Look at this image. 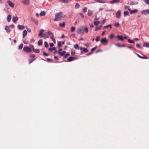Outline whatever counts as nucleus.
<instances>
[{"mask_svg":"<svg viewBox=\"0 0 149 149\" xmlns=\"http://www.w3.org/2000/svg\"><path fill=\"white\" fill-rule=\"evenodd\" d=\"M75 53V51L74 50H73V49H72V52H71V54L72 55H74Z\"/></svg>","mask_w":149,"mask_h":149,"instance_id":"42","label":"nucleus"},{"mask_svg":"<svg viewBox=\"0 0 149 149\" xmlns=\"http://www.w3.org/2000/svg\"><path fill=\"white\" fill-rule=\"evenodd\" d=\"M70 55V54L69 53H67L65 56V58H66L67 57Z\"/></svg>","mask_w":149,"mask_h":149,"instance_id":"55","label":"nucleus"},{"mask_svg":"<svg viewBox=\"0 0 149 149\" xmlns=\"http://www.w3.org/2000/svg\"><path fill=\"white\" fill-rule=\"evenodd\" d=\"M115 45L119 47H124L125 46V45L124 44H123L122 45H120L119 44H115Z\"/></svg>","mask_w":149,"mask_h":149,"instance_id":"28","label":"nucleus"},{"mask_svg":"<svg viewBox=\"0 0 149 149\" xmlns=\"http://www.w3.org/2000/svg\"><path fill=\"white\" fill-rule=\"evenodd\" d=\"M18 18L17 17L15 16L13 17L12 21L14 22H15L17 21Z\"/></svg>","mask_w":149,"mask_h":149,"instance_id":"14","label":"nucleus"},{"mask_svg":"<svg viewBox=\"0 0 149 149\" xmlns=\"http://www.w3.org/2000/svg\"><path fill=\"white\" fill-rule=\"evenodd\" d=\"M141 14L145 15H149V10L148 9H146L143 10L141 12Z\"/></svg>","mask_w":149,"mask_h":149,"instance_id":"5","label":"nucleus"},{"mask_svg":"<svg viewBox=\"0 0 149 149\" xmlns=\"http://www.w3.org/2000/svg\"><path fill=\"white\" fill-rule=\"evenodd\" d=\"M23 47V44H20L18 47V49H22Z\"/></svg>","mask_w":149,"mask_h":149,"instance_id":"39","label":"nucleus"},{"mask_svg":"<svg viewBox=\"0 0 149 149\" xmlns=\"http://www.w3.org/2000/svg\"><path fill=\"white\" fill-rule=\"evenodd\" d=\"M8 5L11 7L13 8L14 7V4L13 3L10 1H8Z\"/></svg>","mask_w":149,"mask_h":149,"instance_id":"8","label":"nucleus"},{"mask_svg":"<svg viewBox=\"0 0 149 149\" xmlns=\"http://www.w3.org/2000/svg\"><path fill=\"white\" fill-rule=\"evenodd\" d=\"M5 29L7 33H9L10 32V30L9 26H6L5 27Z\"/></svg>","mask_w":149,"mask_h":149,"instance_id":"11","label":"nucleus"},{"mask_svg":"<svg viewBox=\"0 0 149 149\" xmlns=\"http://www.w3.org/2000/svg\"><path fill=\"white\" fill-rule=\"evenodd\" d=\"M65 53L66 52L65 51H63L62 52H59L58 54L61 56H63L65 54Z\"/></svg>","mask_w":149,"mask_h":149,"instance_id":"26","label":"nucleus"},{"mask_svg":"<svg viewBox=\"0 0 149 149\" xmlns=\"http://www.w3.org/2000/svg\"><path fill=\"white\" fill-rule=\"evenodd\" d=\"M109 37L110 38L112 39L114 37V35L113 34H112L110 35L109 36Z\"/></svg>","mask_w":149,"mask_h":149,"instance_id":"54","label":"nucleus"},{"mask_svg":"<svg viewBox=\"0 0 149 149\" xmlns=\"http://www.w3.org/2000/svg\"><path fill=\"white\" fill-rule=\"evenodd\" d=\"M11 16L10 15H8L7 17V21L8 22H9L11 19Z\"/></svg>","mask_w":149,"mask_h":149,"instance_id":"22","label":"nucleus"},{"mask_svg":"<svg viewBox=\"0 0 149 149\" xmlns=\"http://www.w3.org/2000/svg\"><path fill=\"white\" fill-rule=\"evenodd\" d=\"M106 22V19H104L103 20L102 22H101V23L102 24H104Z\"/></svg>","mask_w":149,"mask_h":149,"instance_id":"56","label":"nucleus"},{"mask_svg":"<svg viewBox=\"0 0 149 149\" xmlns=\"http://www.w3.org/2000/svg\"><path fill=\"white\" fill-rule=\"evenodd\" d=\"M114 25L116 27H118L120 25V24L118 23H116L114 24Z\"/></svg>","mask_w":149,"mask_h":149,"instance_id":"48","label":"nucleus"},{"mask_svg":"<svg viewBox=\"0 0 149 149\" xmlns=\"http://www.w3.org/2000/svg\"><path fill=\"white\" fill-rule=\"evenodd\" d=\"M31 57L34 58L35 57V55L34 54H30L29 55Z\"/></svg>","mask_w":149,"mask_h":149,"instance_id":"53","label":"nucleus"},{"mask_svg":"<svg viewBox=\"0 0 149 149\" xmlns=\"http://www.w3.org/2000/svg\"><path fill=\"white\" fill-rule=\"evenodd\" d=\"M56 48L55 47L50 48L49 49V50L51 52H52L54 50H55Z\"/></svg>","mask_w":149,"mask_h":149,"instance_id":"34","label":"nucleus"},{"mask_svg":"<svg viewBox=\"0 0 149 149\" xmlns=\"http://www.w3.org/2000/svg\"><path fill=\"white\" fill-rule=\"evenodd\" d=\"M44 30L43 29H41L40 31V32L38 34L39 36L40 37V38H41L42 36V33L44 32Z\"/></svg>","mask_w":149,"mask_h":149,"instance_id":"9","label":"nucleus"},{"mask_svg":"<svg viewBox=\"0 0 149 149\" xmlns=\"http://www.w3.org/2000/svg\"><path fill=\"white\" fill-rule=\"evenodd\" d=\"M136 46L138 48H139V49H142V47H141V46L139 44H136Z\"/></svg>","mask_w":149,"mask_h":149,"instance_id":"45","label":"nucleus"},{"mask_svg":"<svg viewBox=\"0 0 149 149\" xmlns=\"http://www.w3.org/2000/svg\"><path fill=\"white\" fill-rule=\"evenodd\" d=\"M129 13L127 11H125L124 12V15L125 16L127 15Z\"/></svg>","mask_w":149,"mask_h":149,"instance_id":"44","label":"nucleus"},{"mask_svg":"<svg viewBox=\"0 0 149 149\" xmlns=\"http://www.w3.org/2000/svg\"><path fill=\"white\" fill-rule=\"evenodd\" d=\"M93 13V12L92 10H88V16H91Z\"/></svg>","mask_w":149,"mask_h":149,"instance_id":"18","label":"nucleus"},{"mask_svg":"<svg viewBox=\"0 0 149 149\" xmlns=\"http://www.w3.org/2000/svg\"><path fill=\"white\" fill-rule=\"evenodd\" d=\"M31 20L34 22L36 24H38V22L37 20L33 18H31Z\"/></svg>","mask_w":149,"mask_h":149,"instance_id":"15","label":"nucleus"},{"mask_svg":"<svg viewBox=\"0 0 149 149\" xmlns=\"http://www.w3.org/2000/svg\"><path fill=\"white\" fill-rule=\"evenodd\" d=\"M22 2L24 4L28 5L29 3V0H23L22 1Z\"/></svg>","mask_w":149,"mask_h":149,"instance_id":"7","label":"nucleus"},{"mask_svg":"<svg viewBox=\"0 0 149 149\" xmlns=\"http://www.w3.org/2000/svg\"><path fill=\"white\" fill-rule=\"evenodd\" d=\"M138 4V2L136 1H133L131 3V4L132 5H137Z\"/></svg>","mask_w":149,"mask_h":149,"instance_id":"29","label":"nucleus"},{"mask_svg":"<svg viewBox=\"0 0 149 149\" xmlns=\"http://www.w3.org/2000/svg\"><path fill=\"white\" fill-rule=\"evenodd\" d=\"M96 2L100 3H105V1L102 0H94Z\"/></svg>","mask_w":149,"mask_h":149,"instance_id":"20","label":"nucleus"},{"mask_svg":"<svg viewBox=\"0 0 149 149\" xmlns=\"http://www.w3.org/2000/svg\"><path fill=\"white\" fill-rule=\"evenodd\" d=\"M51 38L52 40L53 41L54 43L55 44L56 43V40H55V39L54 38V36H51Z\"/></svg>","mask_w":149,"mask_h":149,"instance_id":"41","label":"nucleus"},{"mask_svg":"<svg viewBox=\"0 0 149 149\" xmlns=\"http://www.w3.org/2000/svg\"><path fill=\"white\" fill-rule=\"evenodd\" d=\"M17 28L19 30H22L25 28V26L24 25H18Z\"/></svg>","mask_w":149,"mask_h":149,"instance_id":"10","label":"nucleus"},{"mask_svg":"<svg viewBox=\"0 0 149 149\" xmlns=\"http://www.w3.org/2000/svg\"><path fill=\"white\" fill-rule=\"evenodd\" d=\"M100 40V36H97L96 39V42L99 41Z\"/></svg>","mask_w":149,"mask_h":149,"instance_id":"51","label":"nucleus"},{"mask_svg":"<svg viewBox=\"0 0 149 149\" xmlns=\"http://www.w3.org/2000/svg\"><path fill=\"white\" fill-rule=\"evenodd\" d=\"M119 1L120 0H112L110 1V3L112 4H113L115 3H118Z\"/></svg>","mask_w":149,"mask_h":149,"instance_id":"16","label":"nucleus"},{"mask_svg":"<svg viewBox=\"0 0 149 149\" xmlns=\"http://www.w3.org/2000/svg\"><path fill=\"white\" fill-rule=\"evenodd\" d=\"M42 37H44L45 38H47L49 37V36L48 34H46V33H45L43 35Z\"/></svg>","mask_w":149,"mask_h":149,"instance_id":"30","label":"nucleus"},{"mask_svg":"<svg viewBox=\"0 0 149 149\" xmlns=\"http://www.w3.org/2000/svg\"><path fill=\"white\" fill-rule=\"evenodd\" d=\"M128 41L129 43H134V40H131L130 39H128Z\"/></svg>","mask_w":149,"mask_h":149,"instance_id":"40","label":"nucleus"},{"mask_svg":"<svg viewBox=\"0 0 149 149\" xmlns=\"http://www.w3.org/2000/svg\"><path fill=\"white\" fill-rule=\"evenodd\" d=\"M85 31L86 33H88V30L86 25L81 26L77 30V33L78 34H83L84 33V31Z\"/></svg>","mask_w":149,"mask_h":149,"instance_id":"1","label":"nucleus"},{"mask_svg":"<svg viewBox=\"0 0 149 149\" xmlns=\"http://www.w3.org/2000/svg\"><path fill=\"white\" fill-rule=\"evenodd\" d=\"M83 51L84 52L86 53L88 52V50L86 48H84Z\"/></svg>","mask_w":149,"mask_h":149,"instance_id":"46","label":"nucleus"},{"mask_svg":"<svg viewBox=\"0 0 149 149\" xmlns=\"http://www.w3.org/2000/svg\"><path fill=\"white\" fill-rule=\"evenodd\" d=\"M79 5L78 3H76L75 6V7L76 8H78L79 7Z\"/></svg>","mask_w":149,"mask_h":149,"instance_id":"49","label":"nucleus"},{"mask_svg":"<svg viewBox=\"0 0 149 149\" xmlns=\"http://www.w3.org/2000/svg\"><path fill=\"white\" fill-rule=\"evenodd\" d=\"M138 11L137 9H134L132 10H131L130 13V14H132L136 13Z\"/></svg>","mask_w":149,"mask_h":149,"instance_id":"13","label":"nucleus"},{"mask_svg":"<svg viewBox=\"0 0 149 149\" xmlns=\"http://www.w3.org/2000/svg\"><path fill=\"white\" fill-rule=\"evenodd\" d=\"M34 60V59H30L29 60V63H31Z\"/></svg>","mask_w":149,"mask_h":149,"instance_id":"60","label":"nucleus"},{"mask_svg":"<svg viewBox=\"0 0 149 149\" xmlns=\"http://www.w3.org/2000/svg\"><path fill=\"white\" fill-rule=\"evenodd\" d=\"M100 23V22L99 21H95L94 24L95 26H97Z\"/></svg>","mask_w":149,"mask_h":149,"instance_id":"32","label":"nucleus"},{"mask_svg":"<svg viewBox=\"0 0 149 149\" xmlns=\"http://www.w3.org/2000/svg\"><path fill=\"white\" fill-rule=\"evenodd\" d=\"M45 13L44 11H42L40 13V15L41 16H44L45 15Z\"/></svg>","mask_w":149,"mask_h":149,"instance_id":"43","label":"nucleus"},{"mask_svg":"<svg viewBox=\"0 0 149 149\" xmlns=\"http://www.w3.org/2000/svg\"><path fill=\"white\" fill-rule=\"evenodd\" d=\"M76 28L74 26H72L71 28V31L72 32H73L75 30Z\"/></svg>","mask_w":149,"mask_h":149,"instance_id":"38","label":"nucleus"},{"mask_svg":"<svg viewBox=\"0 0 149 149\" xmlns=\"http://www.w3.org/2000/svg\"><path fill=\"white\" fill-rule=\"evenodd\" d=\"M49 45L51 47H53L54 45V44L52 43H50Z\"/></svg>","mask_w":149,"mask_h":149,"instance_id":"64","label":"nucleus"},{"mask_svg":"<svg viewBox=\"0 0 149 149\" xmlns=\"http://www.w3.org/2000/svg\"><path fill=\"white\" fill-rule=\"evenodd\" d=\"M65 15L63 16L62 15V12H60L56 15L55 18L54 19V20L55 21L60 20H62L63 18L65 17Z\"/></svg>","mask_w":149,"mask_h":149,"instance_id":"2","label":"nucleus"},{"mask_svg":"<svg viewBox=\"0 0 149 149\" xmlns=\"http://www.w3.org/2000/svg\"><path fill=\"white\" fill-rule=\"evenodd\" d=\"M27 34V32L26 30H24L23 31L22 33L23 37L24 38L25 36Z\"/></svg>","mask_w":149,"mask_h":149,"instance_id":"17","label":"nucleus"},{"mask_svg":"<svg viewBox=\"0 0 149 149\" xmlns=\"http://www.w3.org/2000/svg\"><path fill=\"white\" fill-rule=\"evenodd\" d=\"M100 42L103 45H106L108 44V40L105 38H104L101 39Z\"/></svg>","mask_w":149,"mask_h":149,"instance_id":"4","label":"nucleus"},{"mask_svg":"<svg viewBox=\"0 0 149 149\" xmlns=\"http://www.w3.org/2000/svg\"><path fill=\"white\" fill-rule=\"evenodd\" d=\"M74 48L77 49H79V47L78 45L77 44H75L74 45Z\"/></svg>","mask_w":149,"mask_h":149,"instance_id":"33","label":"nucleus"},{"mask_svg":"<svg viewBox=\"0 0 149 149\" xmlns=\"http://www.w3.org/2000/svg\"><path fill=\"white\" fill-rule=\"evenodd\" d=\"M87 9L85 7L84 9V12H86L87 11Z\"/></svg>","mask_w":149,"mask_h":149,"instance_id":"62","label":"nucleus"},{"mask_svg":"<svg viewBox=\"0 0 149 149\" xmlns=\"http://www.w3.org/2000/svg\"><path fill=\"white\" fill-rule=\"evenodd\" d=\"M29 46L30 48H32L33 50V49H34V46L33 45H29Z\"/></svg>","mask_w":149,"mask_h":149,"instance_id":"61","label":"nucleus"},{"mask_svg":"<svg viewBox=\"0 0 149 149\" xmlns=\"http://www.w3.org/2000/svg\"><path fill=\"white\" fill-rule=\"evenodd\" d=\"M42 44V40H40L38 42V44L39 46L41 45Z\"/></svg>","mask_w":149,"mask_h":149,"instance_id":"24","label":"nucleus"},{"mask_svg":"<svg viewBox=\"0 0 149 149\" xmlns=\"http://www.w3.org/2000/svg\"><path fill=\"white\" fill-rule=\"evenodd\" d=\"M67 60L68 61L71 62L73 60V57L72 56H70L68 58Z\"/></svg>","mask_w":149,"mask_h":149,"instance_id":"27","label":"nucleus"},{"mask_svg":"<svg viewBox=\"0 0 149 149\" xmlns=\"http://www.w3.org/2000/svg\"><path fill=\"white\" fill-rule=\"evenodd\" d=\"M134 41H137L138 40H139V39L137 38H135L134 39Z\"/></svg>","mask_w":149,"mask_h":149,"instance_id":"59","label":"nucleus"},{"mask_svg":"<svg viewBox=\"0 0 149 149\" xmlns=\"http://www.w3.org/2000/svg\"><path fill=\"white\" fill-rule=\"evenodd\" d=\"M46 34H48L49 36L50 35L51 36H54V35L50 31H49L48 32L46 33Z\"/></svg>","mask_w":149,"mask_h":149,"instance_id":"23","label":"nucleus"},{"mask_svg":"<svg viewBox=\"0 0 149 149\" xmlns=\"http://www.w3.org/2000/svg\"><path fill=\"white\" fill-rule=\"evenodd\" d=\"M96 48V47H94V48H92L91 49V51H92V52H93V51Z\"/></svg>","mask_w":149,"mask_h":149,"instance_id":"63","label":"nucleus"},{"mask_svg":"<svg viewBox=\"0 0 149 149\" xmlns=\"http://www.w3.org/2000/svg\"><path fill=\"white\" fill-rule=\"evenodd\" d=\"M33 50L34 52L37 53H38L40 52L39 50L38 49H33Z\"/></svg>","mask_w":149,"mask_h":149,"instance_id":"37","label":"nucleus"},{"mask_svg":"<svg viewBox=\"0 0 149 149\" xmlns=\"http://www.w3.org/2000/svg\"><path fill=\"white\" fill-rule=\"evenodd\" d=\"M121 11L120 10H118L116 13V17L118 18H119L121 16Z\"/></svg>","mask_w":149,"mask_h":149,"instance_id":"6","label":"nucleus"},{"mask_svg":"<svg viewBox=\"0 0 149 149\" xmlns=\"http://www.w3.org/2000/svg\"><path fill=\"white\" fill-rule=\"evenodd\" d=\"M23 50L25 52L27 53H30L32 51V50L30 48L27 47H24Z\"/></svg>","mask_w":149,"mask_h":149,"instance_id":"3","label":"nucleus"},{"mask_svg":"<svg viewBox=\"0 0 149 149\" xmlns=\"http://www.w3.org/2000/svg\"><path fill=\"white\" fill-rule=\"evenodd\" d=\"M145 3L149 5V0H145L144 1Z\"/></svg>","mask_w":149,"mask_h":149,"instance_id":"47","label":"nucleus"},{"mask_svg":"<svg viewBox=\"0 0 149 149\" xmlns=\"http://www.w3.org/2000/svg\"><path fill=\"white\" fill-rule=\"evenodd\" d=\"M65 23L64 22L63 23H60L59 24V26L62 28H64L65 26Z\"/></svg>","mask_w":149,"mask_h":149,"instance_id":"21","label":"nucleus"},{"mask_svg":"<svg viewBox=\"0 0 149 149\" xmlns=\"http://www.w3.org/2000/svg\"><path fill=\"white\" fill-rule=\"evenodd\" d=\"M45 46L46 47H47L48 46V45L46 42H45Z\"/></svg>","mask_w":149,"mask_h":149,"instance_id":"50","label":"nucleus"},{"mask_svg":"<svg viewBox=\"0 0 149 149\" xmlns=\"http://www.w3.org/2000/svg\"><path fill=\"white\" fill-rule=\"evenodd\" d=\"M71 0H70V1ZM60 1L63 3H68L69 2V1L68 0H60Z\"/></svg>","mask_w":149,"mask_h":149,"instance_id":"25","label":"nucleus"},{"mask_svg":"<svg viewBox=\"0 0 149 149\" xmlns=\"http://www.w3.org/2000/svg\"><path fill=\"white\" fill-rule=\"evenodd\" d=\"M102 26H101L98 27H96L95 28V31H97V30H100L102 27Z\"/></svg>","mask_w":149,"mask_h":149,"instance_id":"35","label":"nucleus"},{"mask_svg":"<svg viewBox=\"0 0 149 149\" xmlns=\"http://www.w3.org/2000/svg\"><path fill=\"white\" fill-rule=\"evenodd\" d=\"M58 45L59 47H60L62 46L61 42H58Z\"/></svg>","mask_w":149,"mask_h":149,"instance_id":"52","label":"nucleus"},{"mask_svg":"<svg viewBox=\"0 0 149 149\" xmlns=\"http://www.w3.org/2000/svg\"><path fill=\"white\" fill-rule=\"evenodd\" d=\"M85 45L86 47H88L90 46V44L88 43H86L85 44Z\"/></svg>","mask_w":149,"mask_h":149,"instance_id":"58","label":"nucleus"},{"mask_svg":"<svg viewBox=\"0 0 149 149\" xmlns=\"http://www.w3.org/2000/svg\"><path fill=\"white\" fill-rule=\"evenodd\" d=\"M117 38L119 40L123 41L124 40V38L121 36L118 35L117 36Z\"/></svg>","mask_w":149,"mask_h":149,"instance_id":"12","label":"nucleus"},{"mask_svg":"<svg viewBox=\"0 0 149 149\" xmlns=\"http://www.w3.org/2000/svg\"><path fill=\"white\" fill-rule=\"evenodd\" d=\"M143 46L145 47L149 48V43L147 42L144 43L143 44Z\"/></svg>","mask_w":149,"mask_h":149,"instance_id":"19","label":"nucleus"},{"mask_svg":"<svg viewBox=\"0 0 149 149\" xmlns=\"http://www.w3.org/2000/svg\"><path fill=\"white\" fill-rule=\"evenodd\" d=\"M108 27H109L110 28V29H111L112 28V26H111V25L109 24V25H108L107 26H104L103 27V29H104L105 28H108Z\"/></svg>","mask_w":149,"mask_h":149,"instance_id":"31","label":"nucleus"},{"mask_svg":"<svg viewBox=\"0 0 149 149\" xmlns=\"http://www.w3.org/2000/svg\"><path fill=\"white\" fill-rule=\"evenodd\" d=\"M26 28L28 32H30L31 31V29H29L27 28V26H26Z\"/></svg>","mask_w":149,"mask_h":149,"instance_id":"57","label":"nucleus"},{"mask_svg":"<svg viewBox=\"0 0 149 149\" xmlns=\"http://www.w3.org/2000/svg\"><path fill=\"white\" fill-rule=\"evenodd\" d=\"M137 56L140 58H142V59H147L148 58L147 57H144L142 56H140L138 54H137Z\"/></svg>","mask_w":149,"mask_h":149,"instance_id":"36","label":"nucleus"}]
</instances>
